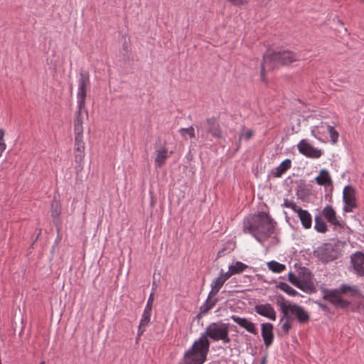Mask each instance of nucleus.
I'll list each match as a JSON object with an SVG mask.
<instances>
[{"label":"nucleus","mask_w":364,"mask_h":364,"mask_svg":"<svg viewBox=\"0 0 364 364\" xmlns=\"http://www.w3.org/2000/svg\"><path fill=\"white\" fill-rule=\"evenodd\" d=\"M231 318L240 326L245 328L248 332L257 334V329L255 324L245 318H240L236 315L231 316Z\"/></svg>","instance_id":"a211bd4d"},{"label":"nucleus","mask_w":364,"mask_h":364,"mask_svg":"<svg viewBox=\"0 0 364 364\" xmlns=\"http://www.w3.org/2000/svg\"><path fill=\"white\" fill-rule=\"evenodd\" d=\"M146 326H145V325H141V323L139 324V328H138V333H137L138 338H139L143 334V333L145 331Z\"/></svg>","instance_id":"c03bdc74"},{"label":"nucleus","mask_w":364,"mask_h":364,"mask_svg":"<svg viewBox=\"0 0 364 364\" xmlns=\"http://www.w3.org/2000/svg\"><path fill=\"white\" fill-rule=\"evenodd\" d=\"M181 133L186 132L191 138L195 137V130L193 127L188 128H182L179 131Z\"/></svg>","instance_id":"4c0bfd02"},{"label":"nucleus","mask_w":364,"mask_h":364,"mask_svg":"<svg viewBox=\"0 0 364 364\" xmlns=\"http://www.w3.org/2000/svg\"><path fill=\"white\" fill-rule=\"evenodd\" d=\"M90 74L85 70H81L80 72L78 92H77V106L85 107V99L87 95V89L90 85Z\"/></svg>","instance_id":"423d86ee"},{"label":"nucleus","mask_w":364,"mask_h":364,"mask_svg":"<svg viewBox=\"0 0 364 364\" xmlns=\"http://www.w3.org/2000/svg\"><path fill=\"white\" fill-rule=\"evenodd\" d=\"M83 109H85V107L80 108V107H78V111L77 112L75 119H74V132L75 136H83Z\"/></svg>","instance_id":"f3484780"},{"label":"nucleus","mask_w":364,"mask_h":364,"mask_svg":"<svg viewBox=\"0 0 364 364\" xmlns=\"http://www.w3.org/2000/svg\"><path fill=\"white\" fill-rule=\"evenodd\" d=\"M61 214V205L58 200L55 198L53 199L51 203V217L53 218V223L57 228V230L60 231V215Z\"/></svg>","instance_id":"dca6fc26"},{"label":"nucleus","mask_w":364,"mask_h":364,"mask_svg":"<svg viewBox=\"0 0 364 364\" xmlns=\"http://www.w3.org/2000/svg\"><path fill=\"white\" fill-rule=\"evenodd\" d=\"M284 206L292 209L294 212L298 213L301 208L298 207L294 202L289 201L288 200H284Z\"/></svg>","instance_id":"e433bc0d"},{"label":"nucleus","mask_w":364,"mask_h":364,"mask_svg":"<svg viewBox=\"0 0 364 364\" xmlns=\"http://www.w3.org/2000/svg\"><path fill=\"white\" fill-rule=\"evenodd\" d=\"M4 132L0 130V156L6 149V144L3 141Z\"/></svg>","instance_id":"ea45409f"},{"label":"nucleus","mask_w":364,"mask_h":364,"mask_svg":"<svg viewBox=\"0 0 364 364\" xmlns=\"http://www.w3.org/2000/svg\"><path fill=\"white\" fill-rule=\"evenodd\" d=\"M155 154V164L157 167H161L165 164V161L168 156V149L166 146H162L160 149H156Z\"/></svg>","instance_id":"412c9836"},{"label":"nucleus","mask_w":364,"mask_h":364,"mask_svg":"<svg viewBox=\"0 0 364 364\" xmlns=\"http://www.w3.org/2000/svg\"><path fill=\"white\" fill-rule=\"evenodd\" d=\"M322 217H323L331 225L343 228V225L342 222L340 221L336 210L331 205H326L322 210Z\"/></svg>","instance_id":"ddd939ff"},{"label":"nucleus","mask_w":364,"mask_h":364,"mask_svg":"<svg viewBox=\"0 0 364 364\" xmlns=\"http://www.w3.org/2000/svg\"><path fill=\"white\" fill-rule=\"evenodd\" d=\"M255 309L259 315L273 319V309L270 304L257 305Z\"/></svg>","instance_id":"5701e85b"},{"label":"nucleus","mask_w":364,"mask_h":364,"mask_svg":"<svg viewBox=\"0 0 364 364\" xmlns=\"http://www.w3.org/2000/svg\"><path fill=\"white\" fill-rule=\"evenodd\" d=\"M273 326L269 323L262 324V336L266 346H269L272 343Z\"/></svg>","instance_id":"aec40b11"},{"label":"nucleus","mask_w":364,"mask_h":364,"mask_svg":"<svg viewBox=\"0 0 364 364\" xmlns=\"http://www.w3.org/2000/svg\"><path fill=\"white\" fill-rule=\"evenodd\" d=\"M232 275H233V274L232 273L231 270H230V269H229L228 271L225 273L221 272L220 275V277H218V278H222V280L224 281V282H225L226 280H228Z\"/></svg>","instance_id":"a19ab883"},{"label":"nucleus","mask_w":364,"mask_h":364,"mask_svg":"<svg viewBox=\"0 0 364 364\" xmlns=\"http://www.w3.org/2000/svg\"><path fill=\"white\" fill-rule=\"evenodd\" d=\"M90 74L85 70H81L80 72L78 92H77V106L85 107V99L87 95V89L90 85Z\"/></svg>","instance_id":"39448f33"},{"label":"nucleus","mask_w":364,"mask_h":364,"mask_svg":"<svg viewBox=\"0 0 364 364\" xmlns=\"http://www.w3.org/2000/svg\"><path fill=\"white\" fill-rule=\"evenodd\" d=\"M297 148L300 154L311 159H318L323 154L321 149L313 146L306 139L301 140Z\"/></svg>","instance_id":"1a4fd4ad"},{"label":"nucleus","mask_w":364,"mask_h":364,"mask_svg":"<svg viewBox=\"0 0 364 364\" xmlns=\"http://www.w3.org/2000/svg\"><path fill=\"white\" fill-rule=\"evenodd\" d=\"M40 364H45V362H41Z\"/></svg>","instance_id":"8fccbe9b"},{"label":"nucleus","mask_w":364,"mask_h":364,"mask_svg":"<svg viewBox=\"0 0 364 364\" xmlns=\"http://www.w3.org/2000/svg\"><path fill=\"white\" fill-rule=\"evenodd\" d=\"M200 128L203 130L202 136L208 137L210 134L215 138L222 137V131L218 120L215 117L208 118L200 124Z\"/></svg>","instance_id":"0eeeda50"},{"label":"nucleus","mask_w":364,"mask_h":364,"mask_svg":"<svg viewBox=\"0 0 364 364\" xmlns=\"http://www.w3.org/2000/svg\"><path fill=\"white\" fill-rule=\"evenodd\" d=\"M286 267L284 264H280L274 261V272L280 273L285 269Z\"/></svg>","instance_id":"58836bf2"},{"label":"nucleus","mask_w":364,"mask_h":364,"mask_svg":"<svg viewBox=\"0 0 364 364\" xmlns=\"http://www.w3.org/2000/svg\"><path fill=\"white\" fill-rule=\"evenodd\" d=\"M289 280L292 284L306 293H311L315 290L313 275L306 267L300 268L297 274L289 273Z\"/></svg>","instance_id":"7ed1b4c3"},{"label":"nucleus","mask_w":364,"mask_h":364,"mask_svg":"<svg viewBox=\"0 0 364 364\" xmlns=\"http://www.w3.org/2000/svg\"><path fill=\"white\" fill-rule=\"evenodd\" d=\"M356 192L351 186H346L343 191V200L344 202L343 211L345 213H351L358 208L356 200Z\"/></svg>","instance_id":"6e6552de"},{"label":"nucleus","mask_w":364,"mask_h":364,"mask_svg":"<svg viewBox=\"0 0 364 364\" xmlns=\"http://www.w3.org/2000/svg\"><path fill=\"white\" fill-rule=\"evenodd\" d=\"M341 295L339 289H337L331 291H326L323 298L333 304L336 307L342 309L347 308L350 305V302L343 299Z\"/></svg>","instance_id":"9d476101"},{"label":"nucleus","mask_w":364,"mask_h":364,"mask_svg":"<svg viewBox=\"0 0 364 364\" xmlns=\"http://www.w3.org/2000/svg\"><path fill=\"white\" fill-rule=\"evenodd\" d=\"M314 228L318 232L325 233L328 230L326 223L323 220L322 216L316 215L315 217Z\"/></svg>","instance_id":"c85d7f7f"},{"label":"nucleus","mask_w":364,"mask_h":364,"mask_svg":"<svg viewBox=\"0 0 364 364\" xmlns=\"http://www.w3.org/2000/svg\"><path fill=\"white\" fill-rule=\"evenodd\" d=\"M277 287L291 296H295L297 294L296 291L286 283H281V284Z\"/></svg>","instance_id":"473e14b6"},{"label":"nucleus","mask_w":364,"mask_h":364,"mask_svg":"<svg viewBox=\"0 0 364 364\" xmlns=\"http://www.w3.org/2000/svg\"><path fill=\"white\" fill-rule=\"evenodd\" d=\"M328 134L330 135L331 142L333 144H336L339 137L338 132L333 127L330 126V129L328 132Z\"/></svg>","instance_id":"2f4dec72"},{"label":"nucleus","mask_w":364,"mask_h":364,"mask_svg":"<svg viewBox=\"0 0 364 364\" xmlns=\"http://www.w3.org/2000/svg\"><path fill=\"white\" fill-rule=\"evenodd\" d=\"M153 301H154V293H151L148 299L145 309L151 311Z\"/></svg>","instance_id":"37998d69"},{"label":"nucleus","mask_w":364,"mask_h":364,"mask_svg":"<svg viewBox=\"0 0 364 364\" xmlns=\"http://www.w3.org/2000/svg\"><path fill=\"white\" fill-rule=\"evenodd\" d=\"M151 311L150 310L144 309V314L142 315V318L140 321V323L141 325L147 326L149 324L151 319Z\"/></svg>","instance_id":"f704fd0d"},{"label":"nucleus","mask_w":364,"mask_h":364,"mask_svg":"<svg viewBox=\"0 0 364 364\" xmlns=\"http://www.w3.org/2000/svg\"><path fill=\"white\" fill-rule=\"evenodd\" d=\"M299 60L298 54L290 50H282L278 53L274 52V63L281 65H289Z\"/></svg>","instance_id":"9b49d317"},{"label":"nucleus","mask_w":364,"mask_h":364,"mask_svg":"<svg viewBox=\"0 0 364 364\" xmlns=\"http://www.w3.org/2000/svg\"><path fill=\"white\" fill-rule=\"evenodd\" d=\"M254 132L251 129L245 130L244 128L242 129V132L240 134L239 136V141L240 142L242 139H245L246 141H248L253 136Z\"/></svg>","instance_id":"72a5a7b5"},{"label":"nucleus","mask_w":364,"mask_h":364,"mask_svg":"<svg viewBox=\"0 0 364 364\" xmlns=\"http://www.w3.org/2000/svg\"><path fill=\"white\" fill-rule=\"evenodd\" d=\"M235 6H241L248 3L250 0H227Z\"/></svg>","instance_id":"79ce46f5"},{"label":"nucleus","mask_w":364,"mask_h":364,"mask_svg":"<svg viewBox=\"0 0 364 364\" xmlns=\"http://www.w3.org/2000/svg\"><path fill=\"white\" fill-rule=\"evenodd\" d=\"M277 304L280 307L284 316H294L300 323H306L309 322L310 316L304 307L291 304L289 301L281 297L277 299Z\"/></svg>","instance_id":"20e7f679"},{"label":"nucleus","mask_w":364,"mask_h":364,"mask_svg":"<svg viewBox=\"0 0 364 364\" xmlns=\"http://www.w3.org/2000/svg\"><path fill=\"white\" fill-rule=\"evenodd\" d=\"M41 230H39V233L38 234V236H37V238L38 237V236L41 235Z\"/></svg>","instance_id":"09e8293b"},{"label":"nucleus","mask_w":364,"mask_h":364,"mask_svg":"<svg viewBox=\"0 0 364 364\" xmlns=\"http://www.w3.org/2000/svg\"><path fill=\"white\" fill-rule=\"evenodd\" d=\"M330 129V125L326 123H321L318 126H315L311 129L312 135L320 141H323V138L326 137V134Z\"/></svg>","instance_id":"6ab92c4d"},{"label":"nucleus","mask_w":364,"mask_h":364,"mask_svg":"<svg viewBox=\"0 0 364 364\" xmlns=\"http://www.w3.org/2000/svg\"><path fill=\"white\" fill-rule=\"evenodd\" d=\"M85 117L87 118V117H88V113H87V110H85Z\"/></svg>","instance_id":"de8ad7c7"},{"label":"nucleus","mask_w":364,"mask_h":364,"mask_svg":"<svg viewBox=\"0 0 364 364\" xmlns=\"http://www.w3.org/2000/svg\"><path fill=\"white\" fill-rule=\"evenodd\" d=\"M217 301V299H213V297H210V294H208L206 301L203 306H200V312L198 314L197 317L199 318L202 314L207 313L215 306Z\"/></svg>","instance_id":"cd10ccee"},{"label":"nucleus","mask_w":364,"mask_h":364,"mask_svg":"<svg viewBox=\"0 0 364 364\" xmlns=\"http://www.w3.org/2000/svg\"><path fill=\"white\" fill-rule=\"evenodd\" d=\"M284 318L282 319V328L283 331L287 333L291 328V321L289 316H284Z\"/></svg>","instance_id":"c9c22d12"},{"label":"nucleus","mask_w":364,"mask_h":364,"mask_svg":"<svg viewBox=\"0 0 364 364\" xmlns=\"http://www.w3.org/2000/svg\"><path fill=\"white\" fill-rule=\"evenodd\" d=\"M297 213L303 227L306 229H309L311 227L312 223L311 214L307 210L302 209H299Z\"/></svg>","instance_id":"b1692460"},{"label":"nucleus","mask_w":364,"mask_h":364,"mask_svg":"<svg viewBox=\"0 0 364 364\" xmlns=\"http://www.w3.org/2000/svg\"><path fill=\"white\" fill-rule=\"evenodd\" d=\"M269 269L273 272V260L267 262Z\"/></svg>","instance_id":"a18cd8bd"},{"label":"nucleus","mask_w":364,"mask_h":364,"mask_svg":"<svg viewBox=\"0 0 364 364\" xmlns=\"http://www.w3.org/2000/svg\"><path fill=\"white\" fill-rule=\"evenodd\" d=\"M266 362H267L266 357H263L260 364H266Z\"/></svg>","instance_id":"49530a36"},{"label":"nucleus","mask_w":364,"mask_h":364,"mask_svg":"<svg viewBox=\"0 0 364 364\" xmlns=\"http://www.w3.org/2000/svg\"><path fill=\"white\" fill-rule=\"evenodd\" d=\"M233 274H240L247 268V266L241 262H236L229 267Z\"/></svg>","instance_id":"7c9ffc66"},{"label":"nucleus","mask_w":364,"mask_h":364,"mask_svg":"<svg viewBox=\"0 0 364 364\" xmlns=\"http://www.w3.org/2000/svg\"><path fill=\"white\" fill-rule=\"evenodd\" d=\"M207 336L214 341L221 340L225 343H230L229 323H212L208 326L203 336L185 353L183 364H203L205 361L210 346Z\"/></svg>","instance_id":"f257e3e1"},{"label":"nucleus","mask_w":364,"mask_h":364,"mask_svg":"<svg viewBox=\"0 0 364 364\" xmlns=\"http://www.w3.org/2000/svg\"><path fill=\"white\" fill-rule=\"evenodd\" d=\"M291 167V161L290 159H285L279 166L277 167L274 171V177H281Z\"/></svg>","instance_id":"a878e982"},{"label":"nucleus","mask_w":364,"mask_h":364,"mask_svg":"<svg viewBox=\"0 0 364 364\" xmlns=\"http://www.w3.org/2000/svg\"><path fill=\"white\" fill-rule=\"evenodd\" d=\"M243 231L262 242L273 233V223L269 215L259 212L247 217L243 222Z\"/></svg>","instance_id":"f03ea898"},{"label":"nucleus","mask_w":364,"mask_h":364,"mask_svg":"<svg viewBox=\"0 0 364 364\" xmlns=\"http://www.w3.org/2000/svg\"><path fill=\"white\" fill-rule=\"evenodd\" d=\"M224 283L225 282L222 280V278L218 277L212 283L211 290L209 292L210 297H214L218 294Z\"/></svg>","instance_id":"c756f323"},{"label":"nucleus","mask_w":364,"mask_h":364,"mask_svg":"<svg viewBox=\"0 0 364 364\" xmlns=\"http://www.w3.org/2000/svg\"><path fill=\"white\" fill-rule=\"evenodd\" d=\"M273 69V52L268 50L263 56V63L261 68V78L264 82H267L264 74L266 71Z\"/></svg>","instance_id":"2eb2a0df"},{"label":"nucleus","mask_w":364,"mask_h":364,"mask_svg":"<svg viewBox=\"0 0 364 364\" xmlns=\"http://www.w3.org/2000/svg\"><path fill=\"white\" fill-rule=\"evenodd\" d=\"M316 183L319 186L332 185V179L326 169H321L318 176L315 178Z\"/></svg>","instance_id":"4be33fe9"},{"label":"nucleus","mask_w":364,"mask_h":364,"mask_svg":"<svg viewBox=\"0 0 364 364\" xmlns=\"http://www.w3.org/2000/svg\"><path fill=\"white\" fill-rule=\"evenodd\" d=\"M332 252L331 249L329 248H321L316 250L317 257L324 262H328L335 259V257L331 254Z\"/></svg>","instance_id":"393cba45"},{"label":"nucleus","mask_w":364,"mask_h":364,"mask_svg":"<svg viewBox=\"0 0 364 364\" xmlns=\"http://www.w3.org/2000/svg\"><path fill=\"white\" fill-rule=\"evenodd\" d=\"M350 259L354 272L359 276H364V254L357 252L351 256Z\"/></svg>","instance_id":"4468645a"},{"label":"nucleus","mask_w":364,"mask_h":364,"mask_svg":"<svg viewBox=\"0 0 364 364\" xmlns=\"http://www.w3.org/2000/svg\"><path fill=\"white\" fill-rule=\"evenodd\" d=\"M338 289L341 294H349L351 296H355L360 294V291L356 286L341 284Z\"/></svg>","instance_id":"bb28decb"},{"label":"nucleus","mask_w":364,"mask_h":364,"mask_svg":"<svg viewBox=\"0 0 364 364\" xmlns=\"http://www.w3.org/2000/svg\"><path fill=\"white\" fill-rule=\"evenodd\" d=\"M83 136H75V162L79 164L77 171L82 168V164L85 158V143L82 139Z\"/></svg>","instance_id":"f8f14e48"}]
</instances>
